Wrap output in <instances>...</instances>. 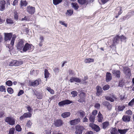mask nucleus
<instances>
[{
	"label": "nucleus",
	"mask_w": 134,
	"mask_h": 134,
	"mask_svg": "<svg viewBox=\"0 0 134 134\" xmlns=\"http://www.w3.org/2000/svg\"><path fill=\"white\" fill-rule=\"evenodd\" d=\"M5 121L10 125H13L15 124V120L11 116L6 117Z\"/></svg>",
	"instance_id": "nucleus-2"
},
{
	"label": "nucleus",
	"mask_w": 134,
	"mask_h": 134,
	"mask_svg": "<svg viewBox=\"0 0 134 134\" xmlns=\"http://www.w3.org/2000/svg\"><path fill=\"white\" fill-rule=\"evenodd\" d=\"M27 109L29 111V112L30 113L32 111L33 109L31 108L30 106H28L27 107Z\"/></svg>",
	"instance_id": "nucleus-58"
},
{
	"label": "nucleus",
	"mask_w": 134,
	"mask_h": 134,
	"mask_svg": "<svg viewBox=\"0 0 134 134\" xmlns=\"http://www.w3.org/2000/svg\"><path fill=\"white\" fill-rule=\"evenodd\" d=\"M128 129H124L123 130L118 129L119 133L120 134H125L126 132L127 131Z\"/></svg>",
	"instance_id": "nucleus-29"
},
{
	"label": "nucleus",
	"mask_w": 134,
	"mask_h": 134,
	"mask_svg": "<svg viewBox=\"0 0 134 134\" xmlns=\"http://www.w3.org/2000/svg\"><path fill=\"white\" fill-rule=\"evenodd\" d=\"M112 79L111 74L109 72H107L106 75V80L107 82L110 81Z\"/></svg>",
	"instance_id": "nucleus-20"
},
{
	"label": "nucleus",
	"mask_w": 134,
	"mask_h": 134,
	"mask_svg": "<svg viewBox=\"0 0 134 134\" xmlns=\"http://www.w3.org/2000/svg\"><path fill=\"white\" fill-rule=\"evenodd\" d=\"M105 98L107 100L110 101L111 102H113L114 99H117L115 96L113 94H110V96H106Z\"/></svg>",
	"instance_id": "nucleus-9"
},
{
	"label": "nucleus",
	"mask_w": 134,
	"mask_h": 134,
	"mask_svg": "<svg viewBox=\"0 0 134 134\" xmlns=\"http://www.w3.org/2000/svg\"><path fill=\"white\" fill-rule=\"evenodd\" d=\"M112 73L114 76L117 78H119L120 77V71L119 70H113Z\"/></svg>",
	"instance_id": "nucleus-13"
},
{
	"label": "nucleus",
	"mask_w": 134,
	"mask_h": 134,
	"mask_svg": "<svg viewBox=\"0 0 134 134\" xmlns=\"http://www.w3.org/2000/svg\"><path fill=\"white\" fill-rule=\"evenodd\" d=\"M88 79V77L87 76H85L84 78L82 79L81 81L82 83L85 84H86L88 82V81H86Z\"/></svg>",
	"instance_id": "nucleus-35"
},
{
	"label": "nucleus",
	"mask_w": 134,
	"mask_h": 134,
	"mask_svg": "<svg viewBox=\"0 0 134 134\" xmlns=\"http://www.w3.org/2000/svg\"><path fill=\"white\" fill-rule=\"evenodd\" d=\"M94 61V60L93 59L88 58L86 59L85 60V62L86 63H89L90 62H93Z\"/></svg>",
	"instance_id": "nucleus-31"
},
{
	"label": "nucleus",
	"mask_w": 134,
	"mask_h": 134,
	"mask_svg": "<svg viewBox=\"0 0 134 134\" xmlns=\"http://www.w3.org/2000/svg\"><path fill=\"white\" fill-rule=\"evenodd\" d=\"M110 103L107 101H105L103 102L102 103L105 106L108 105H109Z\"/></svg>",
	"instance_id": "nucleus-59"
},
{
	"label": "nucleus",
	"mask_w": 134,
	"mask_h": 134,
	"mask_svg": "<svg viewBox=\"0 0 134 134\" xmlns=\"http://www.w3.org/2000/svg\"><path fill=\"white\" fill-rule=\"evenodd\" d=\"M6 3L5 1H2L1 2V5H0V10L3 11L4 10L5 6V5Z\"/></svg>",
	"instance_id": "nucleus-22"
},
{
	"label": "nucleus",
	"mask_w": 134,
	"mask_h": 134,
	"mask_svg": "<svg viewBox=\"0 0 134 134\" xmlns=\"http://www.w3.org/2000/svg\"><path fill=\"white\" fill-rule=\"evenodd\" d=\"M4 34L5 40L6 41L8 40L10 41L12 36V33H4Z\"/></svg>",
	"instance_id": "nucleus-11"
},
{
	"label": "nucleus",
	"mask_w": 134,
	"mask_h": 134,
	"mask_svg": "<svg viewBox=\"0 0 134 134\" xmlns=\"http://www.w3.org/2000/svg\"><path fill=\"white\" fill-rule=\"evenodd\" d=\"M44 134H51V132H49L48 131L46 130L44 132H43Z\"/></svg>",
	"instance_id": "nucleus-64"
},
{
	"label": "nucleus",
	"mask_w": 134,
	"mask_h": 134,
	"mask_svg": "<svg viewBox=\"0 0 134 134\" xmlns=\"http://www.w3.org/2000/svg\"><path fill=\"white\" fill-rule=\"evenodd\" d=\"M15 131L14 128H10L9 130L8 134H14Z\"/></svg>",
	"instance_id": "nucleus-49"
},
{
	"label": "nucleus",
	"mask_w": 134,
	"mask_h": 134,
	"mask_svg": "<svg viewBox=\"0 0 134 134\" xmlns=\"http://www.w3.org/2000/svg\"><path fill=\"white\" fill-rule=\"evenodd\" d=\"M77 93L76 91H72L71 92V94L72 95V96L73 97H75L77 96Z\"/></svg>",
	"instance_id": "nucleus-51"
},
{
	"label": "nucleus",
	"mask_w": 134,
	"mask_h": 134,
	"mask_svg": "<svg viewBox=\"0 0 134 134\" xmlns=\"http://www.w3.org/2000/svg\"><path fill=\"white\" fill-rule=\"evenodd\" d=\"M72 103V102L68 99L62 100L59 102L58 104L59 106H63L66 104H69Z\"/></svg>",
	"instance_id": "nucleus-5"
},
{
	"label": "nucleus",
	"mask_w": 134,
	"mask_h": 134,
	"mask_svg": "<svg viewBox=\"0 0 134 134\" xmlns=\"http://www.w3.org/2000/svg\"><path fill=\"white\" fill-rule=\"evenodd\" d=\"M16 36L15 35H14L12 37L11 41L10 44L12 46H13L14 44Z\"/></svg>",
	"instance_id": "nucleus-36"
},
{
	"label": "nucleus",
	"mask_w": 134,
	"mask_h": 134,
	"mask_svg": "<svg viewBox=\"0 0 134 134\" xmlns=\"http://www.w3.org/2000/svg\"><path fill=\"white\" fill-rule=\"evenodd\" d=\"M89 126L92 129H94L95 131L96 132H98L100 130L99 127L96 124L93 123H90L89 124Z\"/></svg>",
	"instance_id": "nucleus-8"
},
{
	"label": "nucleus",
	"mask_w": 134,
	"mask_h": 134,
	"mask_svg": "<svg viewBox=\"0 0 134 134\" xmlns=\"http://www.w3.org/2000/svg\"><path fill=\"white\" fill-rule=\"evenodd\" d=\"M69 81L71 82H76L80 83L81 81V79L79 78L74 77H71Z\"/></svg>",
	"instance_id": "nucleus-15"
},
{
	"label": "nucleus",
	"mask_w": 134,
	"mask_h": 134,
	"mask_svg": "<svg viewBox=\"0 0 134 134\" xmlns=\"http://www.w3.org/2000/svg\"><path fill=\"white\" fill-rule=\"evenodd\" d=\"M71 5L72 7L74 8L75 10H77L79 8L78 5L76 3H71Z\"/></svg>",
	"instance_id": "nucleus-28"
},
{
	"label": "nucleus",
	"mask_w": 134,
	"mask_h": 134,
	"mask_svg": "<svg viewBox=\"0 0 134 134\" xmlns=\"http://www.w3.org/2000/svg\"><path fill=\"white\" fill-rule=\"evenodd\" d=\"M24 45V42L22 40H21L18 43L17 46V47L18 49H21L23 47Z\"/></svg>",
	"instance_id": "nucleus-17"
},
{
	"label": "nucleus",
	"mask_w": 134,
	"mask_h": 134,
	"mask_svg": "<svg viewBox=\"0 0 134 134\" xmlns=\"http://www.w3.org/2000/svg\"><path fill=\"white\" fill-rule=\"evenodd\" d=\"M15 127L16 131L18 132H20L22 130V129L20 126L19 125H17Z\"/></svg>",
	"instance_id": "nucleus-39"
},
{
	"label": "nucleus",
	"mask_w": 134,
	"mask_h": 134,
	"mask_svg": "<svg viewBox=\"0 0 134 134\" xmlns=\"http://www.w3.org/2000/svg\"><path fill=\"white\" fill-rule=\"evenodd\" d=\"M32 125V123L31 121L29 120L27 121L26 125L28 127H30Z\"/></svg>",
	"instance_id": "nucleus-53"
},
{
	"label": "nucleus",
	"mask_w": 134,
	"mask_h": 134,
	"mask_svg": "<svg viewBox=\"0 0 134 134\" xmlns=\"http://www.w3.org/2000/svg\"><path fill=\"white\" fill-rule=\"evenodd\" d=\"M27 5V3L26 1L21 0L20 1V5L21 7L26 6Z\"/></svg>",
	"instance_id": "nucleus-30"
},
{
	"label": "nucleus",
	"mask_w": 134,
	"mask_h": 134,
	"mask_svg": "<svg viewBox=\"0 0 134 134\" xmlns=\"http://www.w3.org/2000/svg\"><path fill=\"white\" fill-rule=\"evenodd\" d=\"M62 1L61 0H53V4L55 5H57L60 3Z\"/></svg>",
	"instance_id": "nucleus-38"
},
{
	"label": "nucleus",
	"mask_w": 134,
	"mask_h": 134,
	"mask_svg": "<svg viewBox=\"0 0 134 134\" xmlns=\"http://www.w3.org/2000/svg\"><path fill=\"white\" fill-rule=\"evenodd\" d=\"M24 93V91L23 90H20L19 92L18 93V96H20V95H22Z\"/></svg>",
	"instance_id": "nucleus-56"
},
{
	"label": "nucleus",
	"mask_w": 134,
	"mask_h": 134,
	"mask_svg": "<svg viewBox=\"0 0 134 134\" xmlns=\"http://www.w3.org/2000/svg\"><path fill=\"white\" fill-rule=\"evenodd\" d=\"M134 105V98L132 99L129 103L128 105L132 107Z\"/></svg>",
	"instance_id": "nucleus-47"
},
{
	"label": "nucleus",
	"mask_w": 134,
	"mask_h": 134,
	"mask_svg": "<svg viewBox=\"0 0 134 134\" xmlns=\"http://www.w3.org/2000/svg\"><path fill=\"white\" fill-rule=\"evenodd\" d=\"M24 62V61L21 59H19L18 60H13L9 62V65L10 66H18L23 64Z\"/></svg>",
	"instance_id": "nucleus-1"
},
{
	"label": "nucleus",
	"mask_w": 134,
	"mask_h": 134,
	"mask_svg": "<svg viewBox=\"0 0 134 134\" xmlns=\"http://www.w3.org/2000/svg\"><path fill=\"white\" fill-rule=\"evenodd\" d=\"M88 121V119L87 118L86 116L83 119V122H87Z\"/></svg>",
	"instance_id": "nucleus-62"
},
{
	"label": "nucleus",
	"mask_w": 134,
	"mask_h": 134,
	"mask_svg": "<svg viewBox=\"0 0 134 134\" xmlns=\"http://www.w3.org/2000/svg\"><path fill=\"white\" fill-rule=\"evenodd\" d=\"M96 94L97 96L99 97L102 93L103 91L102 90V88L99 85H97L96 87Z\"/></svg>",
	"instance_id": "nucleus-6"
},
{
	"label": "nucleus",
	"mask_w": 134,
	"mask_h": 134,
	"mask_svg": "<svg viewBox=\"0 0 134 134\" xmlns=\"http://www.w3.org/2000/svg\"><path fill=\"white\" fill-rule=\"evenodd\" d=\"M89 119L91 122L92 123L94 121L95 117L92 115H91L89 118Z\"/></svg>",
	"instance_id": "nucleus-48"
},
{
	"label": "nucleus",
	"mask_w": 134,
	"mask_h": 134,
	"mask_svg": "<svg viewBox=\"0 0 134 134\" xmlns=\"http://www.w3.org/2000/svg\"><path fill=\"white\" fill-rule=\"evenodd\" d=\"M100 104L98 103H96L94 105L95 107L97 109H99L100 108Z\"/></svg>",
	"instance_id": "nucleus-57"
},
{
	"label": "nucleus",
	"mask_w": 134,
	"mask_h": 134,
	"mask_svg": "<svg viewBox=\"0 0 134 134\" xmlns=\"http://www.w3.org/2000/svg\"><path fill=\"white\" fill-rule=\"evenodd\" d=\"M80 99L77 101L80 102H85L86 94L83 92H81L79 95Z\"/></svg>",
	"instance_id": "nucleus-3"
},
{
	"label": "nucleus",
	"mask_w": 134,
	"mask_h": 134,
	"mask_svg": "<svg viewBox=\"0 0 134 134\" xmlns=\"http://www.w3.org/2000/svg\"><path fill=\"white\" fill-rule=\"evenodd\" d=\"M59 23L61 25H64L66 27H67L68 26L67 24H65L64 21H60L59 22Z\"/></svg>",
	"instance_id": "nucleus-54"
},
{
	"label": "nucleus",
	"mask_w": 134,
	"mask_h": 134,
	"mask_svg": "<svg viewBox=\"0 0 134 134\" xmlns=\"http://www.w3.org/2000/svg\"><path fill=\"white\" fill-rule=\"evenodd\" d=\"M0 91L1 92H5V87L3 85H1L0 86Z\"/></svg>",
	"instance_id": "nucleus-46"
},
{
	"label": "nucleus",
	"mask_w": 134,
	"mask_h": 134,
	"mask_svg": "<svg viewBox=\"0 0 134 134\" xmlns=\"http://www.w3.org/2000/svg\"><path fill=\"white\" fill-rule=\"evenodd\" d=\"M40 79L36 80L34 81L31 82L30 83V86L35 87L38 85H39V80Z\"/></svg>",
	"instance_id": "nucleus-18"
},
{
	"label": "nucleus",
	"mask_w": 134,
	"mask_h": 134,
	"mask_svg": "<svg viewBox=\"0 0 134 134\" xmlns=\"http://www.w3.org/2000/svg\"><path fill=\"white\" fill-rule=\"evenodd\" d=\"M5 84L8 86H10L12 85L13 83L11 81L8 80L6 82Z\"/></svg>",
	"instance_id": "nucleus-45"
},
{
	"label": "nucleus",
	"mask_w": 134,
	"mask_h": 134,
	"mask_svg": "<svg viewBox=\"0 0 134 134\" xmlns=\"http://www.w3.org/2000/svg\"><path fill=\"white\" fill-rule=\"evenodd\" d=\"M110 86L108 85H104L103 87V89L104 91H106L108 90L110 88Z\"/></svg>",
	"instance_id": "nucleus-44"
},
{
	"label": "nucleus",
	"mask_w": 134,
	"mask_h": 134,
	"mask_svg": "<svg viewBox=\"0 0 134 134\" xmlns=\"http://www.w3.org/2000/svg\"><path fill=\"white\" fill-rule=\"evenodd\" d=\"M81 121V119L80 118L71 120L70 121V124L71 125H74L78 124Z\"/></svg>",
	"instance_id": "nucleus-10"
},
{
	"label": "nucleus",
	"mask_w": 134,
	"mask_h": 134,
	"mask_svg": "<svg viewBox=\"0 0 134 134\" xmlns=\"http://www.w3.org/2000/svg\"><path fill=\"white\" fill-rule=\"evenodd\" d=\"M32 116V114L29 112H26L24 114L21 116L20 117L19 119L20 120H22L25 118H29Z\"/></svg>",
	"instance_id": "nucleus-7"
},
{
	"label": "nucleus",
	"mask_w": 134,
	"mask_h": 134,
	"mask_svg": "<svg viewBox=\"0 0 134 134\" xmlns=\"http://www.w3.org/2000/svg\"><path fill=\"white\" fill-rule=\"evenodd\" d=\"M63 124V121L61 119L57 120L54 122V124L55 126L59 127L61 126Z\"/></svg>",
	"instance_id": "nucleus-14"
},
{
	"label": "nucleus",
	"mask_w": 134,
	"mask_h": 134,
	"mask_svg": "<svg viewBox=\"0 0 134 134\" xmlns=\"http://www.w3.org/2000/svg\"><path fill=\"white\" fill-rule=\"evenodd\" d=\"M46 89L51 94H53L54 93V91L50 87H47L46 88Z\"/></svg>",
	"instance_id": "nucleus-42"
},
{
	"label": "nucleus",
	"mask_w": 134,
	"mask_h": 134,
	"mask_svg": "<svg viewBox=\"0 0 134 134\" xmlns=\"http://www.w3.org/2000/svg\"><path fill=\"white\" fill-rule=\"evenodd\" d=\"M109 125V122L108 121H105L103 122L102 124L103 128L104 129H106Z\"/></svg>",
	"instance_id": "nucleus-26"
},
{
	"label": "nucleus",
	"mask_w": 134,
	"mask_h": 134,
	"mask_svg": "<svg viewBox=\"0 0 134 134\" xmlns=\"http://www.w3.org/2000/svg\"><path fill=\"white\" fill-rule=\"evenodd\" d=\"M84 129L85 128L83 126H77L76 128L75 133L76 134H82V132L83 131Z\"/></svg>",
	"instance_id": "nucleus-4"
},
{
	"label": "nucleus",
	"mask_w": 134,
	"mask_h": 134,
	"mask_svg": "<svg viewBox=\"0 0 134 134\" xmlns=\"http://www.w3.org/2000/svg\"><path fill=\"white\" fill-rule=\"evenodd\" d=\"M125 106L124 105L121 106H119L118 107V111H122L125 108Z\"/></svg>",
	"instance_id": "nucleus-43"
},
{
	"label": "nucleus",
	"mask_w": 134,
	"mask_h": 134,
	"mask_svg": "<svg viewBox=\"0 0 134 134\" xmlns=\"http://www.w3.org/2000/svg\"><path fill=\"white\" fill-rule=\"evenodd\" d=\"M105 107H106L107 109L109 110H110L112 109V106L110 103L109 105H108Z\"/></svg>",
	"instance_id": "nucleus-55"
},
{
	"label": "nucleus",
	"mask_w": 134,
	"mask_h": 134,
	"mask_svg": "<svg viewBox=\"0 0 134 134\" xmlns=\"http://www.w3.org/2000/svg\"><path fill=\"white\" fill-rule=\"evenodd\" d=\"M98 117V121L99 122H102V120L103 119V117L102 114L100 112H99L98 113V114L97 116Z\"/></svg>",
	"instance_id": "nucleus-23"
},
{
	"label": "nucleus",
	"mask_w": 134,
	"mask_h": 134,
	"mask_svg": "<svg viewBox=\"0 0 134 134\" xmlns=\"http://www.w3.org/2000/svg\"><path fill=\"white\" fill-rule=\"evenodd\" d=\"M126 113L127 114L131 115L132 114V111L130 110H129L126 111Z\"/></svg>",
	"instance_id": "nucleus-61"
},
{
	"label": "nucleus",
	"mask_w": 134,
	"mask_h": 134,
	"mask_svg": "<svg viewBox=\"0 0 134 134\" xmlns=\"http://www.w3.org/2000/svg\"><path fill=\"white\" fill-rule=\"evenodd\" d=\"M6 22L7 24H13L14 22L10 19L8 18L6 20Z\"/></svg>",
	"instance_id": "nucleus-50"
},
{
	"label": "nucleus",
	"mask_w": 134,
	"mask_h": 134,
	"mask_svg": "<svg viewBox=\"0 0 134 134\" xmlns=\"http://www.w3.org/2000/svg\"><path fill=\"white\" fill-rule=\"evenodd\" d=\"M122 8L121 7H118L116 10V13H118L119 15H120L122 13L121 12Z\"/></svg>",
	"instance_id": "nucleus-32"
},
{
	"label": "nucleus",
	"mask_w": 134,
	"mask_h": 134,
	"mask_svg": "<svg viewBox=\"0 0 134 134\" xmlns=\"http://www.w3.org/2000/svg\"><path fill=\"white\" fill-rule=\"evenodd\" d=\"M120 37L117 35L115 37L113 40L114 45H115L117 43H118L120 41Z\"/></svg>",
	"instance_id": "nucleus-21"
},
{
	"label": "nucleus",
	"mask_w": 134,
	"mask_h": 134,
	"mask_svg": "<svg viewBox=\"0 0 134 134\" xmlns=\"http://www.w3.org/2000/svg\"><path fill=\"white\" fill-rule=\"evenodd\" d=\"M73 13V11L71 10H68L66 13V14L67 16H70Z\"/></svg>",
	"instance_id": "nucleus-37"
},
{
	"label": "nucleus",
	"mask_w": 134,
	"mask_h": 134,
	"mask_svg": "<svg viewBox=\"0 0 134 134\" xmlns=\"http://www.w3.org/2000/svg\"><path fill=\"white\" fill-rule=\"evenodd\" d=\"M7 91L10 94H12L14 92L13 89L11 87L8 88L7 89Z\"/></svg>",
	"instance_id": "nucleus-40"
},
{
	"label": "nucleus",
	"mask_w": 134,
	"mask_h": 134,
	"mask_svg": "<svg viewBox=\"0 0 134 134\" xmlns=\"http://www.w3.org/2000/svg\"><path fill=\"white\" fill-rule=\"evenodd\" d=\"M18 14L17 13H15L14 15V19L16 20H17L18 18Z\"/></svg>",
	"instance_id": "nucleus-60"
},
{
	"label": "nucleus",
	"mask_w": 134,
	"mask_h": 134,
	"mask_svg": "<svg viewBox=\"0 0 134 134\" xmlns=\"http://www.w3.org/2000/svg\"><path fill=\"white\" fill-rule=\"evenodd\" d=\"M125 73L126 75L129 77L131 75L130 70V69L128 68H126L125 70Z\"/></svg>",
	"instance_id": "nucleus-24"
},
{
	"label": "nucleus",
	"mask_w": 134,
	"mask_h": 134,
	"mask_svg": "<svg viewBox=\"0 0 134 134\" xmlns=\"http://www.w3.org/2000/svg\"><path fill=\"white\" fill-rule=\"evenodd\" d=\"M44 72L45 78L47 79L49 77V74L48 70L46 69L44 70Z\"/></svg>",
	"instance_id": "nucleus-34"
},
{
	"label": "nucleus",
	"mask_w": 134,
	"mask_h": 134,
	"mask_svg": "<svg viewBox=\"0 0 134 134\" xmlns=\"http://www.w3.org/2000/svg\"><path fill=\"white\" fill-rule=\"evenodd\" d=\"M124 84V82L123 80L119 81L118 86L120 87H122Z\"/></svg>",
	"instance_id": "nucleus-41"
},
{
	"label": "nucleus",
	"mask_w": 134,
	"mask_h": 134,
	"mask_svg": "<svg viewBox=\"0 0 134 134\" xmlns=\"http://www.w3.org/2000/svg\"><path fill=\"white\" fill-rule=\"evenodd\" d=\"M78 113L82 117H83L85 115V112L82 110H80L78 111Z\"/></svg>",
	"instance_id": "nucleus-33"
},
{
	"label": "nucleus",
	"mask_w": 134,
	"mask_h": 134,
	"mask_svg": "<svg viewBox=\"0 0 134 134\" xmlns=\"http://www.w3.org/2000/svg\"><path fill=\"white\" fill-rule=\"evenodd\" d=\"M27 10L29 14H33L35 12V9L34 7L29 6L27 7Z\"/></svg>",
	"instance_id": "nucleus-12"
},
{
	"label": "nucleus",
	"mask_w": 134,
	"mask_h": 134,
	"mask_svg": "<svg viewBox=\"0 0 134 134\" xmlns=\"http://www.w3.org/2000/svg\"><path fill=\"white\" fill-rule=\"evenodd\" d=\"M110 132L111 134H119L118 131L115 128H112Z\"/></svg>",
	"instance_id": "nucleus-27"
},
{
	"label": "nucleus",
	"mask_w": 134,
	"mask_h": 134,
	"mask_svg": "<svg viewBox=\"0 0 134 134\" xmlns=\"http://www.w3.org/2000/svg\"><path fill=\"white\" fill-rule=\"evenodd\" d=\"M131 117L128 115H124L122 118V120L125 122H127L130 120Z\"/></svg>",
	"instance_id": "nucleus-19"
},
{
	"label": "nucleus",
	"mask_w": 134,
	"mask_h": 134,
	"mask_svg": "<svg viewBox=\"0 0 134 134\" xmlns=\"http://www.w3.org/2000/svg\"><path fill=\"white\" fill-rule=\"evenodd\" d=\"M70 113L69 112H66L63 113L61 115L62 116L63 118L67 117L70 116Z\"/></svg>",
	"instance_id": "nucleus-25"
},
{
	"label": "nucleus",
	"mask_w": 134,
	"mask_h": 134,
	"mask_svg": "<svg viewBox=\"0 0 134 134\" xmlns=\"http://www.w3.org/2000/svg\"><path fill=\"white\" fill-rule=\"evenodd\" d=\"M32 45L31 44L26 43L25 44L23 48V50H28L31 49Z\"/></svg>",
	"instance_id": "nucleus-16"
},
{
	"label": "nucleus",
	"mask_w": 134,
	"mask_h": 134,
	"mask_svg": "<svg viewBox=\"0 0 134 134\" xmlns=\"http://www.w3.org/2000/svg\"><path fill=\"white\" fill-rule=\"evenodd\" d=\"M120 38L121 39V41H125L126 38L125 37L123 36L122 35L121 36H120Z\"/></svg>",
	"instance_id": "nucleus-63"
},
{
	"label": "nucleus",
	"mask_w": 134,
	"mask_h": 134,
	"mask_svg": "<svg viewBox=\"0 0 134 134\" xmlns=\"http://www.w3.org/2000/svg\"><path fill=\"white\" fill-rule=\"evenodd\" d=\"M79 3L81 4H83L86 3V0H78Z\"/></svg>",
	"instance_id": "nucleus-52"
}]
</instances>
